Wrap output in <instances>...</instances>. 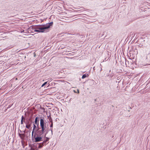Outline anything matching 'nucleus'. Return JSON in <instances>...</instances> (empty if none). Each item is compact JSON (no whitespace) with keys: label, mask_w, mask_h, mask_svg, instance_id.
Returning a JSON list of instances; mask_svg holds the SVG:
<instances>
[{"label":"nucleus","mask_w":150,"mask_h":150,"mask_svg":"<svg viewBox=\"0 0 150 150\" xmlns=\"http://www.w3.org/2000/svg\"><path fill=\"white\" fill-rule=\"evenodd\" d=\"M114 74V73H113V72L112 71V72H111V74H108V76H110V75H111H111H112V74Z\"/></svg>","instance_id":"2eb2a0df"},{"label":"nucleus","mask_w":150,"mask_h":150,"mask_svg":"<svg viewBox=\"0 0 150 150\" xmlns=\"http://www.w3.org/2000/svg\"><path fill=\"white\" fill-rule=\"evenodd\" d=\"M25 122H26V121H25V120H21V125L23 124V122H24L25 124Z\"/></svg>","instance_id":"9d476101"},{"label":"nucleus","mask_w":150,"mask_h":150,"mask_svg":"<svg viewBox=\"0 0 150 150\" xmlns=\"http://www.w3.org/2000/svg\"><path fill=\"white\" fill-rule=\"evenodd\" d=\"M11 106V105H9L8 106V108H10V107Z\"/></svg>","instance_id":"a211bd4d"},{"label":"nucleus","mask_w":150,"mask_h":150,"mask_svg":"<svg viewBox=\"0 0 150 150\" xmlns=\"http://www.w3.org/2000/svg\"><path fill=\"white\" fill-rule=\"evenodd\" d=\"M40 128L41 129V132H42L44 137H46V134H48L49 132V129H46V123L45 122L44 118L40 117Z\"/></svg>","instance_id":"7ed1b4c3"},{"label":"nucleus","mask_w":150,"mask_h":150,"mask_svg":"<svg viewBox=\"0 0 150 150\" xmlns=\"http://www.w3.org/2000/svg\"><path fill=\"white\" fill-rule=\"evenodd\" d=\"M148 6H147V7H148L149 8V7H150V6L149 5H148Z\"/></svg>","instance_id":"5701e85b"},{"label":"nucleus","mask_w":150,"mask_h":150,"mask_svg":"<svg viewBox=\"0 0 150 150\" xmlns=\"http://www.w3.org/2000/svg\"><path fill=\"white\" fill-rule=\"evenodd\" d=\"M71 99H70V100H71Z\"/></svg>","instance_id":"c85d7f7f"},{"label":"nucleus","mask_w":150,"mask_h":150,"mask_svg":"<svg viewBox=\"0 0 150 150\" xmlns=\"http://www.w3.org/2000/svg\"><path fill=\"white\" fill-rule=\"evenodd\" d=\"M71 99H70V100H71Z\"/></svg>","instance_id":"c756f323"},{"label":"nucleus","mask_w":150,"mask_h":150,"mask_svg":"<svg viewBox=\"0 0 150 150\" xmlns=\"http://www.w3.org/2000/svg\"><path fill=\"white\" fill-rule=\"evenodd\" d=\"M45 139L42 141V142L40 143H34L33 145L30 144L32 147L35 150H38V149H40L43 146L46 145V143L48 142L50 138L48 137H45Z\"/></svg>","instance_id":"20e7f679"},{"label":"nucleus","mask_w":150,"mask_h":150,"mask_svg":"<svg viewBox=\"0 0 150 150\" xmlns=\"http://www.w3.org/2000/svg\"><path fill=\"white\" fill-rule=\"evenodd\" d=\"M102 70V68L101 67H100V71H101Z\"/></svg>","instance_id":"4be33fe9"},{"label":"nucleus","mask_w":150,"mask_h":150,"mask_svg":"<svg viewBox=\"0 0 150 150\" xmlns=\"http://www.w3.org/2000/svg\"><path fill=\"white\" fill-rule=\"evenodd\" d=\"M148 6H147V7H148L149 8V7H150V6L149 5H148Z\"/></svg>","instance_id":"393cba45"},{"label":"nucleus","mask_w":150,"mask_h":150,"mask_svg":"<svg viewBox=\"0 0 150 150\" xmlns=\"http://www.w3.org/2000/svg\"><path fill=\"white\" fill-rule=\"evenodd\" d=\"M47 82H44L41 86V87H43L44 86H45L47 83Z\"/></svg>","instance_id":"1a4fd4ad"},{"label":"nucleus","mask_w":150,"mask_h":150,"mask_svg":"<svg viewBox=\"0 0 150 150\" xmlns=\"http://www.w3.org/2000/svg\"><path fill=\"white\" fill-rule=\"evenodd\" d=\"M39 117H36L35 118L34 124L36 125H37V127L38 128V129L39 128Z\"/></svg>","instance_id":"423d86ee"},{"label":"nucleus","mask_w":150,"mask_h":150,"mask_svg":"<svg viewBox=\"0 0 150 150\" xmlns=\"http://www.w3.org/2000/svg\"><path fill=\"white\" fill-rule=\"evenodd\" d=\"M33 122L31 118L27 119L26 122H25V124L26 125L25 126L26 128L28 129H29L31 127Z\"/></svg>","instance_id":"39448f33"},{"label":"nucleus","mask_w":150,"mask_h":150,"mask_svg":"<svg viewBox=\"0 0 150 150\" xmlns=\"http://www.w3.org/2000/svg\"><path fill=\"white\" fill-rule=\"evenodd\" d=\"M94 68H95V67H94L93 68V69H94Z\"/></svg>","instance_id":"cd10ccee"},{"label":"nucleus","mask_w":150,"mask_h":150,"mask_svg":"<svg viewBox=\"0 0 150 150\" xmlns=\"http://www.w3.org/2000/svg\"><path fill=\"white\" fill-rule=\"evenodd\" d=\"M49 130L51 131L52 134V128H50Z\"/></svg>","instance_id":"dca6fc26"},{"label":"nucleus","mask_w":150,"mask_h":150,"mask_svg":"<svg viewBox=\"0 0 150 150\" xmlns=\"http://www.w3.org/2000/svg\"><path fill=\"white\" fill-rule=\"evenodd\" d=\"M19 132L20 133H22L23 132V131L21 130H19Z\"/></svg>","instance_id":"aec40b11"},{"label":"nucleus","mask_w":150,"mask_h":150,"mask_svg":"<svg viewBox=\"0 0 150 150\" xmlns=\"http://www.w3.org/2000/svg\"><path fill=\"white\" fill-rule=\"evenodd\" d=\"M25 117H24L23 115L21 117V120H25Z\"/></svg>","instance_id":"f8f14e48"},{"label":"nucleus","mask_w":150,"mask_h":150,"mask_svg":"<svg viewBox=\"0 0 150 150\" xmlns=\"http://www.w3.org/2000/svg\"><path fill=\"white\" fill-rule=\"evenodd\" d=\"M111 70H110L109 71V72H110H110H111Z\"/></svg>","instance_id":"a878e982"},{"label":"nucleus","mask_w":150,"mask_h":150,"mask_svg":"<svg viewBox=\"0 0 150 150\" xmlns=\"http://www.w3.org/2000/svg\"><path fill=\"white\" fill-rule=\"evenodd\" d=\"M53 23V22L47 23L43 25H36L34 26H31V27L33 30H34L35 32L38 33H47L49 32L50 30V28L52 26Z\"/></svg>","instance_id":"f03ea898"},{"label":"nucleus","mask_w":150,"mask_h":150,"mask_svg":"<svg viewBox=\"0 0 150 150\" xmlns=\"http://www.w3.org/2000/svg\"><path fill=\"white\" fill-rule=\"evenodd\" d=\"M29 146L30 147V149L29 150H35L34 149H33L32 147V146L30 145V144H29Z\"/></svg>","instance_id":"4468645a"},{"label":"nucleus","mask_w":150,"mask_h":150,"mask_svg":"<svg viewBox=\"0 0 150 150\" xmlns=\"http://www.w3.org/2000/svg\"><path fill=\"white\" fill-rule=\"evenodd\" d=\"M50 128H52L53 127V123H51L50 125Z\"/></svg>","instance_id":"ddd939ff"},{"label":"nucleus","mask_w":150,"mask_h":150,"mask_svg":"<svg viewBox=\"0 0 150 150\" xmlns=\"http://www.w3.org/2000/svg\"><path fill=\"white\" fill-rule=\"evenodd\" d=\"M21 135H24V134H21L19 133L18 135H19V137L20 138H21L22 137H21Z\"/></svg>","instance_id":"9b49d317"},{"label":"nucleus","mask_w":150,"mask_h":150,"mask_svg":"<svg viewBox=\"0 0 150 150\" xmlns=\"http://www.w3.org/2000/svg\"><path fill=\"white\" fill-rule=\"evenodd\" d=\"M23 132H24V133H25V131H23Z\"/></svg>","instance_id":"bb28decb"},{"label":"nucleus","mask_w":150,"mask_h":150,"mask_svg":"<svg viewBox=\"0 0 150 150\" xmlns=\"http://www.w3.org/2000/svg\"><path fill=\"white\" fill-rule=\"evenodd\" d=\"M88 74L87 75L86 74H83L82 75L81 78L82 79H84L86 78V77H87V76H88Z\"/></svg>","instance_id":"6e6552de"},{"label":"nucleus","mask_w":150,"mask_h":150,"mask_svg":"<svg viewBox=\"0 0 150 150\" xmlns=\"http://www.w3.org/2000/svg\"><path fill=\"white\" fill-rule=\"evenodd\" d=\"M34 124H33V129L32 136V139L34 142H39L42 141L43 140L44 135L41 132V129L39 126L38 129L37 125Z\"/></svg>","instance_id":"f257e3e1"},{"label":"nucleus","mask_w":150,"mask_h":150,"mask_svg":"<svg viewBox=\"0 0 150 150\" xmlns=\"http://www.w3.org/2000/svg\"><path fill=\"white\" fill-rule=\"evenodd\" d=\"M77 92H78V93H79V90L78 89L77 90Z\"/></svg>","instance_id":"412c9836"},{"label":"nucleus","mask_w":150,"mask_h":150,"mask_svg":"<svg viewBox=\"0 0 150 150\" xmlns=\"http://www.w3.org/2000/svg\"><path fill=\"white\" fill-rule=\"evenodd\" d=\"M148 6H147V7H148L149 8V7H150V6L149 5H148Z\"/></svg>","instance_id":"b1692460"},{"label":"nucleus","mask_w":150,"mask_h":150,"mask_svg":"<svg viewBox=\"0 0 150 150\" xmlns=\"http://www.w3.org/2000/svg\"><path fill=\"white\" fill-rule=\"evenodd\" d=\"M30 131H31V129H30Z\"/></svg>","instance_id":"7c9ffc66"},{"label":"nucleus","mask_w":150,"mask_h":150,"mask_svg":"<svg viewBox=\"0 0 150 150\" xmlns=\"http://www.w3.org/2000/svg\"><path fill=\"white\" fill-rule=\"evenodd\" d=\"M48 118V119L50 121V122L51 123L53 122V120H52V118L51 117L50 115L49 116H47Z\"/></svg>","instance_id":"0eeeda50"},{"label":"nucleus","mask_w":150,"mask_h":150,"mask_svg":"<svg viewBox=\"0 0 150 150\" xmlns=\"http://www.w3.org/2000/svg\"><path fill=\"white\" fill-rule=\"evenodd\" d=\"M113 76V74H111V75H110V76H110V77H111V78H112Z\"/></svg>","instance_id":"f3484780"},{"label":"nucleus","mask_w":150,"mask_h":150,"mask_svg":"<svg viewBox=\"0 0 150 150\" xmlns=\"http://www.w3.org/2000/svg\"><path fill=\"white\" fill-rule=\"evenodd\" d=\"M113 107H114V106H113V105H112V107H111V109H113Z\"/></svg>","instance_id":"6ab92c4d"}]
</instances>
